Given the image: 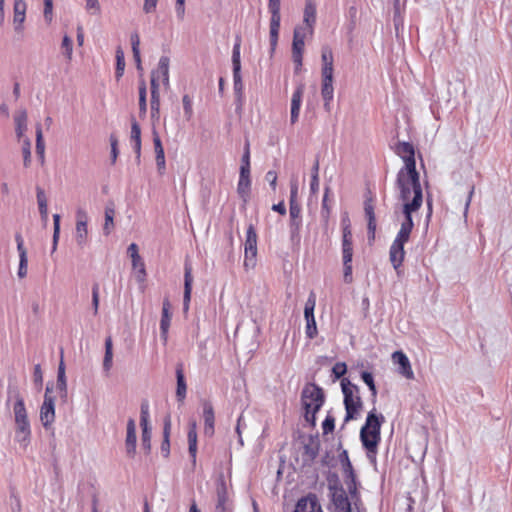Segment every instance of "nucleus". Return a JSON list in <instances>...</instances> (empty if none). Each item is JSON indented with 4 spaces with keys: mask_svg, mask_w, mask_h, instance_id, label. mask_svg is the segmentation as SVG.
<instances>
[{
    "mask_svg": "<svg viewBox=\"0 0 512 512\" xmlns=\"http://www.w3.org/2000/svg\"><path fill=\"white\" fill-rule=\"evenodd\" d=\"M364 211L368 221L367 229H368V239L372 241L375 239V231H376V217L374 213V205L372 203V198H368L364 202Z\"/></svg>",
    "mask_w": 512,
    "mask_h": 512,
    "instance_id": "23",
    "label": "nucleus"
},
{
    "mask_svg": "<svg viewBox=\"0 0 512 512\" xmlns=\"http://www.w3.org/2000/svg\"><path fill=\"white\" fill-rule=\"evenodd\" d=\"M184 113L187 120H190L193 115L192 101L189 95H184L182 98Z\"/></svg>",
    "mask_w": 512,
    "mask_h": 512,
    "instance_id": "59",
    "label": "nucleus"
},
{
    "mask_svg": "<svg viewBox=\"0 0 512 512\" xmlns=\"http://www.w3.org/2000/svg\"><path fill=\"white\" fill-rule=\"evenodd\" d=\"M136 424L134 419L130 418L127 422V434L125 440L126 454L128 457L133 458L136 454Z\"/></svg>",
    "mask_w": 512,
    "mask_h": 512,
    "instance_id": "18",
    "label": "nucleus"
},
{
    "mask_svg": "<svg viewBox=\"0 0 512 512\" xmlns=\"http://www.w3.org/2000/svg\"><path fill=\"white\" fill-rule=\"evenodd\" d=\"M245 249V267H254L257 256V234L253 224H250L246 232Z\"/></svg>",
    "mask_w": 512,
    "mask_h": 512,
    "instance_id": "6",
    "label": "nucleus"
},
{
    "mask_svg": "<svg viewBox=\"0 0 512 512\" xmlns=\"http://www.w3.org/2000/svg\"><path fill=\"white\" fill-rule=\"evenodd\" d=\"M76 234L75 240L80 248H83L87 241V213L83 209H78L76 212Z\"/></svg>",
    "mask_w": 512,
    "mask_h": 512,
    "instance_id": "9",
    "label": "nucleus"
},
{
    "mask_svg": "<svg viewBox=\"0 0 512 512\" xmlns=\"http://www.w3.org/2000/svg\"><path fill=\"white\" fill-rule=\"evenodd\" d=\"M216 494H217V503L215 508H221V507H228V491H227V485L226 482L221 476L217 482V488H216Z\"/></svg>",
    "mask_w": 512,
    "mask_h": 512,
    "instance_id": "32",
    "label": "nucleus"
},
{
    "mask_svg": "<svg viewBox=\"0 0 512 512\" xmlns=\"http://www.w3.org/2000/svg\"><path fill=\"white\" fill-rule=\"evenodd\" d=\"M151 118L158 120L160 117V96H151Z\"/></svg>",
    "mask_w": 512,
    "mask_h": 512,
    "instance_id": "50",
    "label": "nucleus"
},
{
    "mask_svg": "<svg viewBox=\"0 0 512 512\" xmlns=\"http://www.w3.org/2000/svg\"><path fill=\"white\" fill-rule=\"evenodd\" d=\"M361 379L369 387V390L371 391L372 402L375 403L377 397V388L372 373L368 371H363L361 373Z\"/></svg>",
    "mask_w": 512,
    "mask_h": 512,
    "instance_id": "38",
    "label": "nucleus"
},
{
    "mask_svg": "<svg viewBox=\"0 0 512 512\" xmlns=\"http://www.w3.org/2000/svg\"><path fill=\"white\" fill-rule=\"evenodd\" d=\"M329 191H330V188L326 187L324 197L322 200V207H321V217L323 218L326 225L328 223V219L330 216V207L327 204Z\"/></svg>",
    "mask_w": 512,
    "mask_h": 512,
    "instance_id": "47",
    "label": "nucleus"
},
{
    "mask_svg": "<svg viewBox=\"0 0 512 512\" xmlns=\"http://www.w3.org/2000/svg\"><path fill=\"white\" fill-rule=\"evenodd\" d=\"M192 267L189 263H185L184 267V294H183V310L187 312L189 309V303L191 300V292H192Z\"/></svg>",
    "mask_w": 512,
    "mask_h": 512,
    "instance_id": "19",
    "label": "nucleus"
},
{
    "mask_svg": "<svg viewBox=\"0 0 512 512\" xmlns=\"http://www.w3.org/2000/svg\"><path fill=\"white\" fill-rule=\"evenodd\" d=\"M187 440H188V452L192 459V463L195 465L196 454H197V423L195 420H191L189 422Z\"/></svg>",
    "mask_w": 512,
    "mask_h": 512,
    "instance_id": "27",
    "label": "nucleus"
},
{
    "mask_svg": "<svg viewBox=\"0 0 512 512\" xmlns=\"http://www.w3.org/2000/svg\"><path fill=\"white\" fill-rule=\"evenodd\" d=\"M61 47L64 50V54L67 57V59L71 60L72 51H73V42H72V39L68 35H65L63 37Z\"/></svg>",
    "mask_w": 512,
    "mask_h": 512,
    "instance_id": "53",
    "label": "nucleus"
},
{
    "mask_svg": "<svg viewBox=\"0 0 512 512\" xmlns=\"http://www.w3.org/2000/svg\"><path fill=\"white\" fill-rule=\"evenodd\" d=\"M26 17V3L24 0H14L13 24L16 32L23 30V23Z\"/></svg>",
    "mask_w": 512,
    "mask_h": 512,
    "instance_id": "26",
    "label": "nucleus"
},
{
    "mask_svg": "<svg viewBox=\"0 0 512 512\" xmlns=\"http://www.w3.org/2000/svg\"><path fill=\"white\" fill-rule=\"evenodd\" d=\"M344 480L345 484L348 489V493L351 497V500L354 501H360V495L358 492L357 487V477L354 471H350L347 473H344Z\"/></svg>",
    "mask_w": 512,
    "mask_h": 512,
    "instance_id": "31",
    "label": "nucleus"
},
{
    "mask_svg": "<svg viewBox=\"0 0 512 512\" xmlns=\"http://www.w3.org/2000/svg\"><path fill=\"white\" fill-rule=\"evenodd\" d=\"M171 304L169 299L166 297L163 300L162 305V316L160 321V337L163 340L164 344L167 342L168 338V330L171 322V312H170Z\"/></svg>",
    "mask_w": 512,
    "mask_h": 512,
    "instance_id": "16",
    "label": "nucleus"
},
{
    "mask_svg": "<svg viewBox=\"0 0 512 512\" xmlns=\"http://www.w3.org/2000/svg\"><path fill=\"white\" fill-rule=\"evenodd\" d=\"M170 433H171V417L167 415L164 419L163 441L161 443V453L163 457L168 458L170 455Z\"/></svg>",
    "mask_w": 512,
    "mask_h": 512,
    "instance_id": "30",
    "label": "nucleus"
},
{
    "mask_svg": "<svg viewBox=\"0 0 512 512\" xmlns=\"http://www.w3.org/2000/svg\"><path fill=\"white\" fill-rule=\"evenodd\" d=\"M203 418H204V434L206 436L211 437L214 434L215 416H214L213 406L208 401H205L203 403Z\"/></svg>",
    "mask_w": 512,
    "mask_h": 512,
    "instance_id": "24",
    "label": "nucleus"
},
{
    "mask_svg": "<svg viewBox=\"0 0 512 512\" xmlns=\"http://www.w3.org/2000/svg\"><path fill=\"white\" fill-rule=\"evenodd\" d=\"M338 489L345 490L340 483L338 477L336 475H333L332 477L328 478V490H329V496L332 495V493H338Z\"/></svg>",
    "mask_w": 512,
    "mask_h": 512,
    "instance_id": "54",
    "label": "nucleus"
},
{
    "mask_svg": "<svg viewBox=\"0 0 512 512\" xmlns=\"http://www.w3.org/2000/svg\"><path fill=\"white\" fill-rule=\"evenodd\" d=\"M240 168H245L246 170H250V150L249 143L247 142L245 145V150L241 159Z\"/></svg>",
    "mask_w": 512,
    "mask_h": 512,
    "instance_id": "63",
    "label": "nucleus"
},
{
    "mask_svg": "<svg viewBox=\"0 0 512 512\" xmlns=\"http://www.w3.org/2000/svg\"><path fill=\"white\" fill-rule=\"evenodd\" d=\"M151 431H142L141 446L149 454L151 451Z\"/></svg>",
    "mask_w": 512,
    "mask_h": 512,
    "instance_id": "57",
    "label": "nucleus"
},
{
    "mask_svg": "<svg viewBox=\"0 0 512 512\" xmlns=\"http://www.w3.org/2000/svg\"><path fill=\"white\" fill-rule=\"evenodd\" d=\"M320 449V440L318 435H310L308 441L304 444L303 461L310 465L318 456Z\"/></svg>",
    "mask_w": 512,
    "mask_h": 512,
    "instance_id": "12",
    "label": "nucleus"
},
{
    "mask_svg": "<svg viewBox=\"0 0 512 512\" xmlns=\"http://www.w3.org/2000/svg\"><path fill=\"white\" fill-rule=\"evenodd\" d=\"M30 436L31 434H21L19 431H15V439L23 448H26L30 443Z\"/></svg>",
    "mask_w": 512,
    "mask_h": 512,
    "instance_id": "64",
    "label": "nucleus"
},
{
    "mask_svg": "<svg viewBox=\"0 0 512 512\" xmlns=\"http://www.w3.org/2000/svg\"><path fill=\"white\" fill-rule=\"evenodd\" d=\"M316 305V295L313 291L310 292L309 297L304 307V318L306 320V336L313 339L317 336V326L314 317V309Z\"/></svg>",
    "mask_w": 512,
    "mask_h": 512,
    "instance_id": "7",
    "label": "nucleus"
},
{
    "mask_svg": "<svg viewBox=\"0 0 512 512\" xmlns=\"http://www.w3.org/2000/svg\"><path fill=\"white\" fill-rule=\"evenodd\" d=\"M325 402V394L321 387L314 383L306 384L301 392V404L304 409V418L311 425H316V413Z\"/></svg>",
    "mask_w": 512,
    "mask_h": 512,
    "instance_id": "3",
    "label": "nucleus"
},
{
    "mask_svg": "<svg viewBox=\"0 0 512 512\" xmlns=\"http://www.w3.org/2000/svg\"><path fill=\"white\" fill-rule=\"evenodd\" d=\"M341 387L344 396L343 403L346 410L344 422L347 423L357 418L362 409L363 402L359 395L358 386L352 384L347 378L341 380Z\"/></svg>",
    "mask_w": 512,
    "mask_h": 512,
    "instance_id": "4",
    "label": "nucleus"
},
{
    "mask_svg": "<svg viewBox=\"0 0 512 512\" xmlns=\"http://www.w3.org/2000/svg\"><path fill=\"white\" fill-rule=\"evenodd\" d=\"M114 216L115 207L112 201L108 202L105 207V222L103 225V232L105 235H109L111 230L114 228Z\"/></svg>",
    "mask_w": 512,
    "mask_h": 512,
    "instance_id": "35",
    "label": "nucleus"
},
{
    "mask_svg": "<svg viewBox=\"0 0 512 512\" xmlns=\"http://www.w3.org/2000/svg\"><path fill=\"white\" fill-rule=\"evenodd\" d=\"M124 70H125L124 52L121 47H117V49H116V72H115L117 80H119L123 76Z\"/></svg>",
    "mask_w": 512,
    "mask_h": 512,
    "instance_id": "39",
    "label": "nucleus"
},
{
    "mask_svg": "<svg viewBox=\"0 0 512 512\" xmlns=\"http://www.w3.org/2000/svg\"><path fill=\"white\" fill-rule=\"evenodd\" d=\"M331 502L337 512H352V500L345 490L338 489V493L330 495Z\"/></svg>",
    "mask_w": 512,
    "mask_h": 512,
    "instance_id": "13",
    "label": "nucleus"
},
{
    "mask_svg": "<svg viewBox=\"0 0 512 512\" xmlns=\"http://www.w3.org/2000/svg\"><path fill=\"white\" fill-rule=\"evenodd\" d=\"M304 90H305V85L303 83H300L296 87V89L292 95L291 116H290V120H291L292 124L296 123L298 120Z\"/></svg>",
    "mask_w": 512,
    "mask_h": 512,
    "instance_id": "22",
    "label": "nucleus"
},
{
    "mask_svg": "<svg viewBox=\"0 0 512 512\" xmlns=\"http://www.w3.org/2000/svg\"><path fill=\"white\" fill-rule=\"evenodd\" d=\"M130 139L132 142H139L141 141V128L138 122L135 120L134 117H132L131 120V135Z\"/></svg>",
    "mask_w": 512,
    "mask_h": 512,
    "instance_id": "52",
    "label": "nucleus"
},
{
    "mask_svg": "<svg viewBox=\"0 0 512 512\" xmlns=\"http://www.w3.org/2000/svg\"><path fill=\"white\" fill-rule=\"evenodd\" d=\"M396 153L403 159L405 166L400 171H406L407 173H413L416 176V160L415 151L412 144L409 142H399L396 146Z\"/></svg>",
    "mask_w": 512,
    "mask_h": 512,
    "instance_id": "8",
    "label": "nucleus"
},
{
    "mask_svg": "<svg viewBox=\"0 0 512 512\" xmlns=\"http://www.w3.org/2000/svg\"><path fill=\"white\" fill-rule=\"evenodd\" d=\"M23 165L28 168L31 165V141L29 138L23 140L22 145Z\"/></svg>",
    "mask_w": 512,
    "mask_h": 512,
    "instance_id": "43",
    "label": "nucleus"
},
{
    "mask_svg": "<svg viewBox=\"0 0 512 512\" xmlns=\"http://www.w3.org/2000/svg\"><path fill=\"white\" fill-rule=\"evenodd\" d=\"M384 416L377 414L376 409L373 408L367 415L366 422L360 430V440L363 447L367 450V455L372 458L377 452V447L380 442L381 426L384 422Z\"/></svg>",
    "mask_w": 512,
    "mask_h": 512,
    "instance_id": "2",
    "label": "nucleus"
},
{
    "mask_svg": "<svg viewBox=\"0 0 512 512\" xmlns=\"http://www.w3.org/2000/svg\"><path fill=\"white\" fill-rule=\"evenodd\" d=\"M55 419V399L52 396H44L43 404L40 408V420L45 429H47Z\"/></svg>",
    "mask_w": 512,
    "mask_h": 512,
    "instance_id": "10",
    "label": "nucleus"
},
{
    "mask_svg": "<svg viewBox=\"0 0 512 512\" xmlns=\"http://www.w3.org/2000/svg\"><path fill=\"white\" fill-rule=\"evenodd\" d=\"M339 461L342 465L343 473L354 471L353 466H352L351 461L348 456V452L346 450H343L339 454Z\"/></svg>",
    "mask_w": 512,
    "mask_h": 512,
    "instance_id": "49",
    "label": "nucleus"
},
{
    "mask_svg": "<svg viewBox=\"0 0 512 512\" xmlns=\"http://www.w3.org/2000/svg\"><path fill=\"white\" fill-rule=\"evenodd\" d=\"M281 0H269L268 1V9L271 13L270 19V46H271V55L274 53L279 37V29L281 22Z\"/></svg>",
    "mask_w": 512,
    "mask_h": 512,
    "instance_id": "5",
    "label": "nucleus"
},
{
    "mask_svg": "<svg viewBox=\"0 0 512 512\" xmlns=\"http://www.w3.org/2000/svg\"><path fill=\"white\" fill-rule=\"evenodd\" d=\"M320 503L316 494L310 493L298 500L294 512H310L317 510Z\"/></svg>",
    "mask_w": 512,
    "mask_h": 512,
    "instance_id": "25",
    "label": "nucleus"
},
{
    "mask_svg": "<svg viewBox=\"0 0 512 512\" xmlns=\"http://www.w3.org/2000/svg\"><path fill=\"white\" fill-rule=\"evenodd\" d=\"M33 381L34 384L40 389L43 384V374L41 370L40 364H36L34 366V372H33Z\"/></svg>",
    "mask_w": 512,
    "mask_h": 512,
    "instance_id": "62",
    "label": "nucleus"
},
{
    "mask_svg": "<svg viewBox=\"0 0 512 512\" xmlns=\"http://www.w3.org/2000/svg\"><path fill=\"white\" fill-rule=\"evenodd\" d=\"M240 47L241 39L237 37L232 51L233 71H241Z\"/></svg>",
    "mask_w": 512,
    "mask_h": 512,
    "instance_id": "40",
    "label": "nucleus"
},
{
    "mask_svg": "<svg viewBox=\"0 0 512 512\" xmlns=\"http://www.w3.org/2000/svg\"><path fill=\"white\" fill-rule=\"evenodd\" d=\"M56 388L59 392L60 398L65 402L67 400L68 390L65 374V364L62 357L58 365Z\"/></svg>",
    "mask_w": 512,
    "mask_h": 512,
    "instance_id": "28",
    "label": "nucleus"
},
{
    "mask_svg": "<svg viewBox=\"0 0 512 512\" xmlns=\"http://www.w3.org/2000/svg\"><path fill=\"white\" fill-rule=\"evenodd\" d=\"M300 228H301V218H296V219L290 218V233H291L292 241H294V240L299 241Z\"/></svg>",
    "mask_w": 512,
    "mask_h": 512,
    "instance_id": "46",
    "label": "nucleus"
},
{
    "mask_svg": "<svg viewBox=\"0 0 512 512\" xmlns=\"http://www.w3.org/2000/svg\"><path fill=\"white\" fill-rule=\"evenodd\" d=\"M176 380H177L176 397L179 402H183V400L186 397L187 386H186L182 363H179L176 366Z\"/></svg>",
    "mask_w": 512,
    "mask_h": 512,
    "instance_id": "29",
    "label": "nucleus"
},
{
    "mask_svg": "<svg viewBox=\"0 0 512 512\" xmlns=\"http://www.w3.org/2000/svg\"><path fill=\"white\" fill-rule=\"evenodd\" d=\"M152 136H153L155 155L164 154V148L162 146L160 136L155 129L152 130Z\"/></svg>",
    "mask_w": 512,
    "mask_h": 512,
    "instance_id": "60",
    "label": "nucleus"
},
{
    "mask_svg": "<svg viewBox=\"0 0 512 512\" xmlns=\"http://www.w3.org/2000/svg\"><path fill=\"white\" fill-rule=\"evenodd\" d=\"M9 398L8 401L11 398V395L15 398V403L13 406V412L15 417V423L16 422H23L25 420H28L27 410L25 407L24 399L20 395L19 391L17 389L15 390H9Z\"/></svg>",
    "mask_w": 512,
    "mask_h": 512,
    "instance_id": "15",
    "label": "nucleus"
},
{
    "mask_svg": "<svg viewBox=\"0 0 512 512\" xmlns=\"http://www.w3.org/2000/svg\"><path fill=\"white\" fill-rule=\"evenodd\" d=\"M399 171L396 179V186L400 190V199L404 202L402 213L404 221L401 223L400 230L393 241L389 258L393 267L397 270L403 263L405 251L404 245L408 242L410 234L414 227L412 213L419 210L423 202V192L420 184V175L416 170V176L413 173Z\"/></svg>",
    "mask_w": 512,
    "mask_h": 512,
    "instance_id": "1",
    "label": "nucleus"
},
{
    "mask_svg": "<svg viewBox=\"0 0 512 512\" xmlns=\"http://www.w3.org/2000/svg\"><path fill=\"white\" fill-rule=\"evenodd\" d=\"M15 241L17 243V250L19 252L18 277L24 278L27 275V268H28L27 250L24 247V240L20 233H16Z\"/></svg>",
    "mask_w": 512,
    "mask_h": 512,
    "instance_id": "17",
    "label": "nucleus"
},
{
    "mask_svg": "<svg viewBox=\"0 0 512 512\" xmlns=\"http://www.w3.org/2000/svg\"><path fill=\"white\" fill-rule=\"evenodd\" d=\"M322 65L333 66V53L330 47L324 46L321 51Z\"/></svg>",
    "mask_w": 512,
    "mask_h": 512,
    "instance_id": "51",
    "label": "nucleus"
},
{
    "mask_svg": "<svg viewBox=\"0 0 512 512\" xmlns=\"http://www.w3.org/2000/svg\"><path fill=\"white\" fill-rule=\"evenodd\" d=\"M393 361L399 365V373L407 379H413L414 373L408 357L402 351H395L392 354Z\"/></svg>",
    "mask_w": 512,
    "mask_h": 512,
    "instance_id": "20",
    "label": "nucleus"
},
{
    "mask_svg": "<svg viewBox=\"0 0 512 512\" xmlns=\"http://www.w3.org/2000/svg\"><path fill=\"white\" fill-rule=\"evenodd\" d=\"M109 140H110V146H111V161H112V164H114L116 162V159L119 154L118 139L114 134H111Z\"/></svg>",
    "mask_w": 512,
    "mask_h": 512,
    "instance_id": "58",
    "label": "nucleus"
},
{
    "mask_svg": "<svg viewBox=\"0 0 512 512\" xmlns=\"http://www.w3.org/2000/svg\"><path fill=\"white\" fill-rule=\"evenodd\" d=\"M53 240H52V253L56 251L57 244L59 241L60 236V215L54 214L53 215Z\"/></svg>",
    "mask_w": 512,
    "mask_h": 512,
    "instance_id": "42",
    "label": "nucleus"
},
{
    "mask_svg": "<svg viewBox=\"0 0 512 512\" xmlns=\"http://www.w3.org/2000/svg\"><path fill=\"white\" fill-rule=\"evenodd\" d=\"M92 307L94 315H97L99 308V284L94 283L92 286Z\"/></svg>",
    "mask_w": 512,
    "mask_h": 512,
    "instance_id": "56",
    "label": "nucleus"
},
{
    "mask_svg": "<svg viewBox=\"0 0 512 512\" xmlns=\"http://www.w3.org/2000/svg\"><path fill=\"white\" fill-rule=\"evenodd\" d=\"M334 428L335 418L332 415L328 414L322 423L323 434L327 435L329 433H332L334 431Z\"/></svg>",
    "mask_w": 512,
    "mask_h": 512,
    "instance_id": "55",
    "label": "nucleus"
},
{
    "mask_svg": "<svg viewBox=\"0 0 512 512\" xmlns=\"http://www.w3.org/2000/svg\"><path fill=\"white\" fill-rule=\"evenodd\" d=\"M309 35L307 28L303 25H297L293 31L292 55H303L305 38Z\"/></svg>",
    "mask_w": 512,
    "mask_h": 512,
    "instance_id": "14",
    "label": "nucleus"
},
{
    "mask_svg": "<svg viewBox=\"0 0 512 512\" xmlns=\"http://www.w3.org/2000/svg\"><path fill=\"white\" fill-rule=\"evenodd\" d=\"M36 154L38 155L40 162L43 164L45 160V143L40 124L36 125Z\"/></svg>",
    "mask_w": 512,
    "mask_h": 512,
    "instance_id": "37",
    "label": "nucleus"
},
{
    "mask_svg": "<svg viewBox=\"0 0 512 512\" xmlns=\"http://www.w3.org/2000/svg\"><path fill=\"white\" fill-rule=\"evenodd\" d=\"M347 372V366L344 362L336 363L332 368V373L334 374L335 379H340Z\"/></svg>",
    "mask_w": 512,
    "mask_h": 512,
    "instance_id": "61",
    "label": "nucleus"
},
{
    "mask_svg": "<svg viewBox=\"0 0 512 512\" xmlns=\"http://www.w3.org/2000/svg\"><path fill=\"white\" fill-rule=\"evenodd\" d=\"M16 124V135L20 139L23 137L24 132L27 129V112L25 109L18 110L14 116Z\"/></svg>",
    "mask_w": 512,
    "mask_h": 512,
    "instance_id": "34",
    "label": "nucleus"
},
{
    "mask_svg": "<svg viewBox=\"0 0 512 512\" xmlns=\"http://www.w3.org/2000/svg\"><path fill=\"white\" fill-rule=\"evenodd\" d=\"M342 249H353L352 244V232L350 229V225H344L342 231Z\"/></svg>",
    "mask_w": 512,
    "mask_h": 512,
    "instance_id": "45",
    "label": "nucleus"
},
{
    "mask_svg": "<svg viewBox=\"0 0 512 512\" xmlns=\"http://www.w3.org/2000/svg\"><path fill=\"white\" fill-rule=\"evenodd\" d=\"M234 80V92L237 98V102L241 105L243 95V82L241 77V71H233Z\"/></svg>",
    "mask_w": 512,
    "mask_h": 512,
    "instance_id": "41",
    "label": "nucleus"
},
{
    "mask_svg": "<svg viewBox=\"0 0 512 512\" xmlns=\"http://www.w3.org/2000/svg\"><path fill=\"white\" fill-rule=\"evenodd\" d=\"M169 63H170L169 57L162 56L159 59L157 69L152 71V72H156L157 78H159L160 76L162 77L163 84L166 86L169 85Z\"/></svg>",
    "mask_w": 512,
    "mask_h": 512,
    "instance_id": "33",
    "label": "nucleus"
},
{
    "mask_svg": "<svg viewBox=\"0 0 512 512\" xmlns=\"http://www.w3.org/2000/svg\"><path fill=\"white\" fill-rule=\"evenodd\" d=\"M250 170H246L245 168H240V177L237 186V192L240 198L246 203L250 197Z\"/></svg>",
    "mask_w": 512,
    "mask_h": 512,
    "instance_id": "21",
    "label": "nucleus"
},
{
    "mask_svg": "<svg viewBox=\"0 0 512 512\" xmlns=\"http://www.w3.org/2000/svg\"><path fill=\"white\" fill-rule=\"evenodd\" d=\"M316 0H305V7L303 11V26L307 28L309 35L314 32V25L316 23Z\"/></svg>",
    "mask_w": 512,
    "mask_h": 512,
    "instance_id": "11",
    "label": "nucleus"
},
{
    "mask_svg": "<svg viewBox=\"0 0 512 512\" xmlns=\"http://www.w3.org/2000/svg\"><path fill=\"white\" fill-rule=\"evenodd\" d=\"M113 365V344H112V338L109 336L105 340V354L103 359V370L107 374L109 373L110 369Z\"/></svg>",
    "mask_w": 512,
    "mask_h": 512,
    "instance_id": "36",
    "label": "nucleus"
},
{
    "mask_svg": "<svg viewBox=\"0 0 512 512\" xmlns=\"http://www.w3.org/2000/svg\"><path fill=\"white\" fill-rule=\"evenodd\" d=\"M334 94L333 81L322 80L321 96L323 100H332Z\"/></svg>",
    "mask_w": 512,
    "mask_h": 512,
    "instance_id": "44",
    "label": "nucleus"
},
{
    "mask_svg": "<svg viewBox=\"0 0 512 512\" xmlns=\"http://www.w3.org/2000/svg\"><path fill=\"white\" fill-rule=\"evenodd\" d=\"M132 266L137 270V280L143 282L146 277L145 265L141 258L139 260H132Z\"/></svg>",
    "mask_w": 512,
    "mask_h": 512,
    "instance_id": "48",
    "label": "nucleus"
}]
</instances>
